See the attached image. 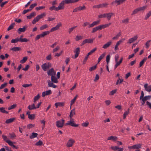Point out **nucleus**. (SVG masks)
<instances>
[{
	"label": "nucleus",
	"instance_id": "nucleus-1",
	"mask_svg": "<svg viewBox=\"0 0 151 151\" xmlns=\"http://www.w3.org/2000/svg\"><path fill=\"white\" fill-rule=\"evenodd\" d=\"M76 114L75 109H73L71 110L70 113L69 117L70 120L68 121V122L66 123L65 124V125H70L74 127H77L79 125L75 123V122L73 120V119L72 118L74 115Z\"/></svg>",
	"mask_w": 151,
	"mask_h": 151
},
{
	"label": "nucleus",
	"instance_id": "nucleus-2",
	"mask_svg": "<svg viewBox=\"0 0 151 151\" xmlns=\"http://www.w3.org/2000/svg\"><path fill=\"white\" fill-rule=\"evenodd\" d=\"M45 15V13H43L39 15H37L33 20L32 22V23L33 24H35L37 22H38L40 19L44 17Z\"/></svg>",
	"mask_w": 151,
	"mask_h": 151
},
{
	"label": "nucleus",
	"instance_id": "nucleus-3",
	"mask_svg": "<svg viewBox=\"0 0 151 151\" xmlns=\"http://www.w3.org/2000/svg\"><path fill=\"white\" fill-rule=\"evenodd\" d=\"M126 1V0H115L111 3V5L112 6H117L124 3Z\"/></svg>",
	"mask_w": 151,
	"mask_h": 151
},
{
	"label": "nucleus",
	"instance_id": "nucleus-4",
	"mask_svg": "<svg viewBox=\"0 0 151 151\" xmlns=\"http://www.w3.org/2000/svg\"><path fill=\"white\" fill-rule=\"evenodd\" d=\"M65 120L63 119H62L61 121H58L56 122V126L58 128L63 127V126Z\"/></svg>",
	"mask_w": 151,
	"mask_h": 151
},
{
	"label": "nucleus",
	"instance_id": "nucleus-5",
	"mask_svg": "<svg viewBox=\"0 0 151 151\" xmlns=\"http://www.w3.org/2000/svg\"><path fill=\"white\" fill-rule=\"evenodd\" d=\"M94 38L92 39H85L83 41L82 43H81V46H82L84 44L86 43H93L94 40Z\"/></svg>",
	"mask_w": 151,
	"mask_h": 151
},
{
	"label": "nucleus",
	"instance_id": "nucleus-6",
	"mask_svg": "<svg viewBox=\"0 0 151 151\" xmlns=\"http://www.w3.org/2000/svg\"><path fill=\"white\" fill-rule=\"evenodd\" d=\"M75 140L71 139L70 138L68 140V142L66 144V146L68 147H70L72 146L73 144L75 143Z\"/></svg>",
	"mask_w": 151,
	"mask_h": 151
},
{
	"label": "nucleus",
	"instance_id": "nucleus-7",
	"mask_svg": "<svg viewBox=\"0 0 151 151\" xmlns=\"http://www.w3.org/2000/svg\"><path fill=\"white\" fill-rule=\"evenodd\" d=\"M108 4L106 3H103L102 4H100L98 5H95L93 6V8H103L107 7L108 5Z\"/></svg>",
	"mask_w": 151,
	"mask_h": 151
},
{
	"label": "nucleus",
	"instance_id": "nucleus-8",
	"mask_svg": "<svg viewBox=\"0 0 151 151\" xmlns=\"http://www.w3.org/2000/svg\"><path fill=\"white\" fill-rule=\"evenodd\" d=\"M62 26V24L61 22L58 23L56 26L52 28L50 30V32L55 31L58 30L59 29V27Z\"/></svg>",
	"mask_w": 151,
	"mask_h": 151
},
{
	"label": "nucleus",
	"instance_id": "nucleus-9",
	"mask_svg": "<svg viewBox=\"0 0 151 151\" xmlns=\"http://www.w3.org/2000/svg\"><path fill=\"white\" fill-rule=\"evenodd\" d=\"M47 75L49 76H54L56 74V72L53 68L50 69L47 72Z\"/></svg>",
	"mask_w": 151,
	"mask_h": 151
},
{
	"label": "nucleus",
	"instance_id": "nucleus-10",
	"mask_svg": "<svg viewBox=\"0 0 151 151\" xmlns=\"http://www.w3.org/2000/svg\"><path fill=\"white\" fill-rule=\"evenodd\" d=\"M65 4L64 0L62 1L59 4V6L57 8V10H60L64 8V6Z\"/></svg>",
	"mask_w": 151,
	"mask_h": 151
},
{
	"label": "nucleus",
	"instance_id": "nucleus-11",
	"mask_svg": "<svg viewBox=\"0 0 151 151\" xmlns=\"http://www.w3.org/2000/svg\"><path fill=\"white\" fill-rule=\"evenodd\" d=\"M74 52L75 53L74 57V58L76 59L78 57L79 54L80 52V48L79 47H78L76 48L75 50L74 51Z\"/></svg>",
	"mask_w": 151,
	"mask_h": 151
},
{
	"label": "nucleus",
	"instance_id": "nucleus-12",
	"mask_svg": "<svg viewBox=\"0 0 151 151\" xmlns=\"http://www.w3.org/2000/svg\"><path fill=\"white\" fill-rule=\"evenodd\" d=\"M148 85L147 83H146L144 85V87L146 91L150 92L151 91V84L149 86Z\"/></svg>",
	"mask_w": 151,
	"mask_h": 151
},
{
	"label": "nucleus",
	"instance_id": "nucleus-13",
	"mask_svg": "<svg viewBox=\"0 0 151 151\" xmlns=\"http://www.w3.org/2000/svg\"><path fill=\"white\" fill-rule=\"evenodd\" d=\"M100 22V21H97L93 22L91 24H89L88 27H92L98 25Z\"/></svg>",
	"mask_w": 151,
	"mask_h": 151
},
{
	"label": "nucleus",
	"instance_id": "nucleus-14",
	"mask_svg": "<svg viewBox=\"0 0 151 151\" xmlns=\"http://www.w3.org/2000/svg\"><path fill=\"white\" fill-rule=\"evenodd\" d=\"M53 82H51V81L50 80H48L47 81V83L48 84V86L50 87H52L54 88H55L57 87V86L53 84Z\"/></svg>",
	"mask_w": 151,
	"mask_h": 151
},
{
	"label": "nucleus",
	"instance_id": "nucleus-15",
	"mask_svg": "<svg viewBox=\"0 0 151 151\" xmlns=\"http://www.w3.org/2000/svg\"><path fill=\"white\" fill-rule=\"evenodd\" d=\"M16 119V118L13 117L7 119L5 121V123L6 124L11 123L14 122Z\"/></svg>",
	"mask_w": 151,
	"mask_h": 151
},
{
	"label": "nucleus",
	"instance_id": "nucleus-16",
	"mask_svg": "<svg viewBox=\"0 0 151 151\" xmlns=\"http://www.w3.org/2000/svg\"><path fill=\"white\" fill-rule=\"evenodd\" d=\"M123 39H122V40H119V41H118L116 43V44L115 46V48H114V50H118L119 49V48L118 47V46H119V45L120 44L121 42H123Z\"/></svg>",
	"mask_w": 151,
	"mask_h": 151
},
{
	"label": "nucleus",
	"instance_id": "nucleus-17",
	"mask_svg": "<svg viewBox=\"0 0 151 151\" xmlns=\"http://www.w3.org/2000/svg\"><path fill=\"white\" fill-rule=\"evenodd\" d=\"M27 27L25 26H24L22 28H20L18 29V33L20 34L21 32H24L26 29Z\"/></svg>",
	"mask_w": 151,
	"mask_h": 151
},
{
	"label": "nucleus",
	"instance_id": "nucleus-18",
	"mask_svg": "<svg viewBox=\"0 0 151 151\" xmlns=\"http://www.w3.org/2000/svg\"><path fill=\"white\" fill-rule=\"evenodd\" d=\"M137 35L135 36L134 37L130 38L129 40V43L131 44L137 39Z\"/></svg>",
	"mask_w": 151,
	"mask_h": 151
},
{
	"label": "nucleus",
	"instance_id": "nucleus-19",
	"mask_svg": "<svg viewBox=\"0 0 151 151\" xmlns=\"http://www.w3.org/2000/svg\"><path fill=\"white\" fill-rule=\"evenodd\" d=\"M111 44L112 42L111 41L108 42L103 45L102 48L104 49H106L107 48L109 47Z\"/></svg>",
	"mask_w": 151,
	"mask_h": 151
},
{
	"label": "nucleus",
	"instance_id": "nucleus-20",
	"mask_svg": "<svg viewBox=\"0 0 151 151\" xmlns=\"http://www.w3.org/2000/svg\"><path fill=\"white\" fill-rule=\"evenodd\" d=\"M7 143H8L9 145H10V146H12L14 148H15V149H18V148H19L18 147L13 145V142H12L11 141H7Z\"/></svg>",
	"mask_w": 151,
	"mask_h": 151
},
{
	"label": "nucleus",
	"instance_id": "nucleus-21",
	"mask_svg": "<svg viewBox=\"0 0 151 151\" xmlns=\"http://www.w3.org/2000/svg\"><path fill=\"white\" fill-rule=\"evenodd\" d=\"M51 81L55 83H57L58 81L57 79L55 77V76H52L51 77Z\"/></svg>",
	"mask_w": 151,
	"mask_h": 151
},
{
	"label": "nucleus",
	"instance_id": "nucleus-22",
	"mask_svg": "<svg viewBox=\"0 0 151 151\" xmlns=\"http://www.w3.org/2000/svg\"><path fill=\"white\" fill-rule=\"evenodd\" d=\"M36 15V13L34 12H32L30 15L27 16V18L28 19H31L32 17H35Z\"/></svg>",
	"mask_w": 151,
	"mask_h": 151
},
{
	"label": "nucleus",
	"instance_id": "nucleus-23",
	"mask_svg": "<svg viewBox=\"0 0 151 151\" xmlns=\"http://www.w3.org/2000/svg\"><path fill=\"white\" fill-rule=\"evenodd\" d=\"M118 138L116 136H111L109 137L107 139L108 140H112L113 141H115L117 140Z\"/></svg>",
	"mask_w": 151,
	"mask_h": 151
},
{
	"label": "nucleus",
	"instance_id": "nucleus-24",
	"mask_svg": "<svg viewBox=\"0 0 151 151\" xmlns=\"http://www.w3.org/2000/svg\"><path fill=\"white\" fill-rule=\"evenodd\" d=\"M106 54V53L104 52L100 56V57H99V58H98V63H99V62L101 61V60L104 58V57H105Z\"/></svg>",
	"mask_w": 151,
	"mask_h": 151
},
{
	"label": "nucleus",
	"instance_id": "nucleus-25",
	"mask_svg": "<svg viewBox=\"0 0 151 151\" xmlns=\"http://www.w3.org/2000/svg\"><path fill=\"white\" fill-rule=\"evenodd\" d=\"M64 102H57L55 104V106L57 108L58 106H63L64 105Z\"/></svg>",
	"mask_w": 151,
	"mask_h": 151
},
{
	"label": "nucleus",
	"instance_id": "nucleus-26",
	"mask_svg": "<svg viewBox=\"0 0 151 151\" xmlns=\"http://www.w3.org/2000/svg\"><path fill=\"white\" fill-rule=\"evenodd\" d=\"M11 50L14 52H16L21 50V48L19 47H14L12 48Z\"/></svg>",
	"mask_w": 151,
	"mask_h": 151
},
{
	"label": "nucleus",
	"instance_id": "nucleus-27",
	"mask_svg": "<svg viewBox=\"0 0 151 151\" xmlns=\"http://www.w3.org/2000/svg\"><path fill=\"white\" fill-rule=\"evenodd\" d=\"M147 60V58H145L139 63V68H140L142 66L144 63Z\"/></svg>",
	"mask_w": 151,
	"mask_h": 151
},
{
	"label": "nucleus",
	"instance_id": "nucleus-28",
	"mask_svg": "<svg viewBox=\"0 0 151 151\" xmlns=\"http://www.w3.org/2000/svg\"><path fill=\"white\" fill-rule=\"evenodd\" d=\"M114 13H107L106 17L108 20H109L112 17L114 14Z\"/></svg>",
	"mask_w": 151,
	"mask_h": 151
},
{
	"label": "nucleus",
	"instance_id": "nucleus-29",
	"mask_svg": "<svg viewBox=\"0 0 151 151\" xmlns=\"http://www.w3.org/2000/svg\"><path fill=\"white\" fill-rule=\"evenodd\" d=\"M5 109H6V108H4L3 107L0 108V111L2 113H5V114H8V112L7 111L5 110Z\"/></svg>",
	"mask_w": 151,
	"mask_h": 151
},
{
	"label": "nucleus",
	"instance_id": "nucleus-30",
	"mask_svg": "<svg viewBox=\"0 0 151 151\" xmlns=\"http://www.w3.org/2000/svg\"><path fill=\"white\" fill-rule=\"evenodd\" d=\"M28 109L30 110H33L36 109V106H35V104H33L32 105H29L28 107Z\"/></svg>",
	"mask_w": 151,
	"mask_h": 151
},
{
	"label": "nucleus",
	"instance_id": "nucleus-31",
	"mask_svg": "<svg viewBox=\"0 0 151 151\" xmlns=\"http://www.w3.org/2000/svg\"><path fill=\"white\" fill-rule=\"evenodd\" d=\"M35 117V115L34 114H29L28 115V118L32 120L34 119Z\"/></svg>",
	"mask_w": 151,
	"mask_h": 151
},
{
	"label": "nucleus",
	"instance_id": "nucleus-32",
	"mask_svg": "<svg viewBox=\"0 0 151 151\" xmlns=\"http://www.w3.org/2000/svg\"><path fill=\"white\" fill-rule=\"evenodd\" d=\"M38 135V134L37 133L33 132L32 134V135H30L29 137V138L31 139H33V138L37 137Z\"/></svg>",
	"mask_w": 151,
	"mask_h": 151
},
{
	"label": "nucleus",
	"instance_id": "nucleus-33",
	"mask_svg": "<svg viewBox=\"0 0 151 151\" xmlns=\"http://www.w3.org/2000/svg\"><path fill=\"white\" fill-rule=\"evenodd\" d=\"M42 68L44 71H46L48 69L47 66V64L45 63L42 65Z\"/></svg>",
	"mask_w": 151,
	"mask_h": 151
},
{
	"label": "nucleus",
	"instance_id": "nucleus-34",
	"mask_svg": "<svg viewBox=\"0 0 151 151\" xmlns=\"http://www.w3.org/2000/svg\"><path fill=\"white\" fill-rule=\"evenodd\" d=\"M15 25V23H12L8 27L7 31H9L13 29L14 26Z\"/></svg>",
	"mask_w": 151,
	"mask_h": 151
},
{
	"label": "nucleus",
	"instance_id": "nucleus-35",
	"mask_svg": "<svg viewBox=\"0 0 151 151\" xmlns=\"http://www.w3.org/2000/svg\"><path fill=\"white\" fill-rule=\"evenodd\" d=\"M141 145L140 144H137L134 145L132 146L133 149H138L141 147Z\"/></svg>",
	"mask_w": 151,
	"mask_h": 151
},
{
	"label": "nucleus",
	"instance_id": "nucleus-36",
	"mask_svg": "<svg viewBox=\"0 0 151 151\" xmlns=\"http://www.w3.org/2000/svg\"><path fill=\"white\" fill-rule=\"evenodd\" d=\"M65 3L66 4H69L74 3L73 0H64Z\"/></svg>",
	"mask_w": 151,
	"mask_h": 151
},
{
	"label": "nucleus",
	"instance_id": "nucleus-37",
	"mask_svg": "<svg viewBox=\"0 0 151 151\" xmlns=\"http://www.w3.org/2000/svg\"><path fill=\"white\" fill-rule=\"evenodd\" d=\"M83 38V36L80 35H77L76 36L75 40L76 41H78L80 40H82Z\"/></svg>",
	"mask_w": 151,
	"mask_h": 151
},
{
	"label": "nucleus",
	"instance_id": "nucleus-38",
	"mask_svg": "<svg viewBox=\"0 0 151 151\" xmlns=\"http://www.w3.org/2000/svg\"><path fill=\"white\" fill-rule=\"evenodd\" d=\"M48 27L47 25L46 24H44L41 27H40V30H43L44 29H46L47 28H48Z\"/></svg>",
	"mask_w": 151,
	"mask_h": 151
},
{
	"label": "nucleus",
	"instance_id": "nucleus-39",
	"mask_svg": "<svg viewBox=\"0 0 151 151\" xmlns=\"http://www.w3.org/2000/svg\"><path fill=\"white\" fill-rule=\"evenodd\" d=\"M37 4L36 3H34L33 4H32L29 7V9L31 11L35 7L37 6Z\"/></svg>",
	"mask_w": 151,
	"mask_h": 151
},
{
	"label": "nucleus",
	"instance_id": "nucleus-40",
	"mask_svg": "<svg viewBox=\"0 0 151 151\" xmlns=\"http://www.w3.org/2000/svg\"><path fill=\"white\" fill-rule=\"evenodd\" d=\"M43 145V142L42 141L39 140L38 142L36 143L35 145L37 146H40Z\"/></svg>",
	"mask_w": 151,
	"mask_h": 151
},
{
	"label": "nucleus",
	"instance_id": "nucleus-41",
	"mask_svg": "<svg viewBox=\"0 0 151 151\" xmlns=\"http://www.w3.org/2000/svg\"><path fill=\"white\" fill-rule=\"evenodd\" d=\"M150 16H151V10L149 11L145 16L144 19L145 20H147Z\"/></svg>",
	"mask_w": 151,
	"mask_h": 151
},
{
	"label": "nucleus",
	"instance_id": "nucleus-42",
	"mask_svg": "<svg viewBox=\"0 0 151 151\" xmlns=\"http://www.w3.org/2000/svg\"><path fill=\"white\" fill-rule=\"evenodd\" d=\"M19 42V39L18 38H16L15 39H12L11 41V42L12 43H15L18 42Z\"/></svg>",
	"mask_w": 151,
	"mask_h": 151
},
{
	"label": "nucleus",
	"instance_id": "nucleus-43",
	"mask_svg": "<svg viewBox=\"0 0 151 151\" xmlns=\"http://www.w3.org/2000/svg\"><path fill=\"white\" fill-rule=\"evenodd\" d=\"M27 57H24L23 59L20 61V63H25L27 60Z\"/></svg>",
	"mask_w": 151,
	"mask_h": 151
},
{
	"label": "nucleus",
	"instance_id": "nucleus-44",
	"mask_svg": "<svg viewBox=\"0 0 151 151\" xmlns=\"http://www.w3.org/2000/svg\"><path fill=\"white\" fill-rule=\"evenodd\" d=\"M57 8L58 7H56L55 6L53 5L52 6L49 8V10L50 11H52L53 10H55L56 11H58L59 10L57 9V8Z\"/></svg>",
	"mask_w": 151,
	"mask_h": 151
},
{
	"label": "nucleus",
	"instance_id": "nucleus-45",
	"mask_svg": "<svg viewBox=\"0 0 151 151\" xmlns=\"http://www.w3.org/2000/svg\"><path fill=\"white\" fill-rule=\"evenodd\" d=\"M97 64H96L94 66H92V67H91L89 69V70L90 71H91L92 70H94L96 69L97 67Z\"/></svg>",
	"mask_w": 151,
	"mask_h": 151
},
{
	"label": "nucleus",
	"instance_id": "nucleus-46",
	"mask_svg": "<svg viewBox=\"0 0 151 151\" xmlns=\"http://www.w3.org/2000/svg\"><path fill=\"white\" fill-rule=\"evenodd\" d=\"M17 106L16 104H14L12 105L11 106L9 107L8 108V109L9 110H10L12 109H14Z\"/></svg>",
	"mask_w": 151,
	"mask_h": 151
},
{
	"label": "nucleus",
	"instance_id": "nucleus-47",
	"mask_svg": "<svg viewBox=\"0 0 151 151\" xmlns=\"http://www.w3.org/2000/svg\"><path fill=\"white\" fill-rule=\"evenodd\" d=\"M35 124H29L27 125V127L28 129L32 128L35 127Z\"/></svg>",
	"mask_w": 151,
	"mask_h": 151
},
{
	"label": "nucleus",
	"instance_id": "nucleus-48",
	"mask_svg": "<svg viewBox=\"0 0 151 151\" xmlns=\"http://www.w3.org/2000/svg\"><path fill=\"white\" fill-rule=\"evenodd\" d=\"M29 41V40L26 38L19 39V42H26Z\"/></svg>",
	"mask_w": 151,
	"mask_h": 151
},
{
	"label": "nucleus",
	"instance_id": "nucleus-49",
	"mask_svg": "<svg viewBox=\"0 0 151 151\" xmlns=\"http://www.w3.org/2000/svg\"><path fill=\"white\" fill-rule=\"evenodd\" d=\"M129 19L127 18L122 21V23L127 24L129 22Z\"/></svg>",
	"mask_w": 151,
	"mask_h": 151
},
{
	"label": "nucleus",
	"instance_id": "nucleus-50",
	"mask_svg": "<svg viewBox=\"0 0 151 151\" xmlns=\"http://www.w3.org/2000/svg\"><path fill=\"white\" fill-rule=\"evenodd\" d=\"M147 7V6H143L142 7H140L138 8V9L139 11H144L145 10V9Z\"/></svg>",
	"mask_w": 151,
	"mask_h": 151
},
{
	"label": "nucleus",
	"instance_id": "nucleus-51",
	"mask_svg": "<svg viewBox=\"0 0 151 151\" xmlns=\"http://www.w3.org/2000/svg\"><path fill=\"white\" fill-rule=\"evenodd\" d=\"M110 55H108L106 57V62L107 63V64H108L109 63V62L110 60Z\"/></svg>",
	"mask_w": 151,
	"mask_h": 151
},
{
	"label": "nucleus",
	"instance_id": "nucleus-52",
	"mask_svg": "<svg viewBox=\"0 0 151 151\" xmlns=\"http://www.w3.org/2000/svg\"><path fill=\"white\" fill-rule=\"evenodd\" d=\"M117 90L116 89L113 90L110 92V93H109V95L110 96L113 95H114V94H115L116 91Z\"/></svg>",
	"mask_w": 151,
	"mask_h": 151
},
{
	"label": "nucleus",
	"instance_id": "nucleus-53",
	"mask_svg": "<svg viewBox=\"0 0 151 151\" xmlns=\"http://www.w3.org/2000/svg\"><path fill=\"white\" fill-rule=\"evenodd\" d=\"M2 137L4 140L7 143V141H10L7 138V137L6 136L3 135H2Z\"/></svg>",
	"mask_w": 151,
	"mask_h": 151
},
{
	"label": "nucleus",
	"instance_id": "nucleus-54",
	"mask_svg": "<svg viewBox=\"0 0 151 151\" xmlns=\"http://www.w3.org/2000/svg\"><path fill=\"white\" fill-rule=\"evenodd\" d=\"M121 35V32H119L115 37L112 38V39L113 40L115 39H117Z\"/></svg>",
	"mask_w": 151,
	"mask_h": 151
},
{
	"label": "nucleus",
	"instance_id": "nucleus-55",
	"mask_svg": "<svg viewBox=\"0 0 151 151\" xmlns=\"http://www.w3.org/2000/svg\"><path fill=\"white\" fill-rule=\"evenodd\" d=\"M9 135L10 136V138L11 139H13L15 137L16 135L14 133H9Z\"/></svg>",
	"mask_w": 151,
	"mask_h": 151
},
{
	"label": "nucleus",
	"instance_id": "nucleus-56",
	"mask_svg": "<svg viewBox=\"0 0 151 151\" xmlns=\"http://www.w3.org/2000/svg\"><path fill=\"white\" fill-rule=\"evenodd\" d=\"M143 98L146 101L147 100H149L151 98V96L149 95L147 96H145L143 97Z\"/></svg>",
	"mask_w": 151,
	"mask_h": 151
},
{
	"label": "nucleus",
	"instance_id": "nucleus-57",
	"mask_svg": "<svg viewBox=\"0 0 151 151\" xmlns=\"http://www.w3.org/2000/svg\"><path fill=\"white\" fill-rule=\"evenodd\" d=\"M7 83L6 82L1 84L0 87V90L1 89L7 86Z\"/></svg>",
	"mask_w": 151,
	"mask_h": 151
},
{
	"label": "nucleus",
	"instance_id": "nucleus-58",
	"mask_svg": "<svg viewBox=\"0 0 151 151\" xmlns=\"http://www.w3.org/2000/svg\"><path fill=\"white\" fill-rule=\"evenodd\" d=\"M50 32V31H45V32H43L42 33L43 35V37H44L45 36L49 34Z\"/></svg>",
	"mask_w": 151,
	"mask_h": 151
},
{
	"label": "nucleus",
	"instance_id": "nucleus-59",
	"mask_svg": "<svg viewBox=\"0 0 151 151\" xmlns=\"http://www.w3.org/2000/svg\"><path fill=\"white\" fill-rule=\"evenodd\" d=\"M120 81L119 82V84H120L123 81V79H121L120 78H119V79H118L116 83V85H117L119 84V81Z\"/></svg>",
	"mask_w": 151,
	"mask_h": 151
},
{
	"label": "nucleus",
	"instance_id": "nucleus-60",
	"mask_svg": "<svg viewBox=\"0 0 151 151\" xmlns=\"http://www.w3.org/2000/svg\"><path fill=\"white\" fill-rule=\"evenodd\" d=\"M78 7L79 9V11L85 10L86 8L85 6L84 5L83 6H79Z\"/></svg>",
	"mask_w": 151,
	"mask_h": 151
},
{
	"label": "nucleus",
	"instance_id": "nucleus-61",
	"mask_svg": "<svg viewBox=\"0 0 151 151\" xmlns=\"http://www.w3.org/2000/svg\"><path fill=\"white\" fill-rule=\"evenodd\" d=\"M45 8V6H39L38 7H37L35 8V9L36 10L38 11L40 9H44Z\"/></svg>",
	"mask_w": 151,
	"mask_h": 151
},
{
	"label": "nucleus",
	"instance_id": "nucleus-62",
	"mask_svg": "<svg viewBox=\"0 0 151 151\" xmlns=\"http://www.w3.org/2000/svg\"><path fill=\"white\" fill-rule=\"evenodd\" d=\"M59 49L60 47L58 46H57L56 48H55L53 50L52 52L54 53L56 52H57L58 50Z\"/></svg>",
	"mask_w": 151,
	"mask_h": 151
},
{
	"label": "nucleus",
	"instance_id": "nucleus-63",
	"mask_svg": "<svg viewBox=\"0 0 151 151\" xmlns=\"http://www.w3.org/2000/svg\"><path fill=\"white\" fill-rule=\"evenodd\" d=\"M139 10L138 9V8L136 9L135 10H134L132 12V15L135 14H137L138 12H139Z\"/></svg>",
	"mask_w": 151,
	"mask_h": 151
},
{
	"label": "nucleus",
	"instance_id": "nucleus-64",
	"mask_svg": "<svg viewBox=\"0 0 151 151\" xmlns=\"http://www.w3.org/2000/svg\"><path fill=\"white\" fill-rule=\"evenodd\" d=\"M32 85L31 83L30 84H24L22 85V86L24 88H26L29 86H32Z\"/></svg>",
	"mask_w": 151,
	"mask_h": 151
}]
</instances>
